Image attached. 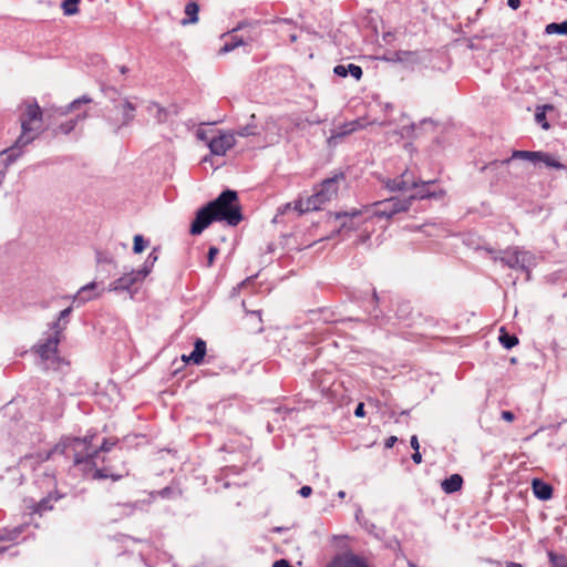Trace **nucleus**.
Segmentation results:
<instances>
[{"label": "nucleus", "instance_id": "nucleus-1", "mask_svg": "<svg viewBox=\"0 0 567 567\" xmlns=\"http://www.w3.org/2000/svg\"><path fill=\"white\" fill-rule=\"evenodd\" d=\"M94 435L85 437H65L56 445L54 452L61 451L66 457L72 456L74 465L83 473L84 476L92 480L118 481L123 477V473H113L107 467L97 468L96 458L100 452H109L115 442L104 439L99 449L92 446Z\"/></svg>", "mask_w": 567, "mask_h": 567}, {"label": "nucleus", "instance_id": "nucleus-2", "mask_svg": "<svg viewBox=\"0 0 567 567\" xmlns=\"http://www.w3.org/2000/svg\"><path fill=\"white\" fill-rule=\"evenodd\" d=\"M243 220L241 207L235 190L226 189L219 196L199 208L190 225L192 235H200L213 221H226L237 226Z\"/></svg>", "mask_w": 567, "mask_h": 567}, {"label": "nucleus", "instance_id": "nucleus-3", "mask_svg": "<svg viewBox=\"0 0 567 567\" xmlns=\"http://www.w3.org/2000/svg\"><path fill=\"white\" fill-rule=\"evenodd\" d=\"M524 162L539 168L543 166L556 169L565 168L560 162L548 153L542 151H514L511 157L503 161L491 162L488 165L482 167V171L503 168L507 169V172L515 177H523L527 169Z\"/></svg>", "mask_w": 567, "mask_h": 567}, {"label": "nucleus", "instance_id": "nucleus-4", "mask_svg": "<svg viewBox=\"0 0 567 567\" xmlns=\"http://www.w3.org/2000/svg\"><path fill=\"white\" fill-rule=\"evenodd\" d=\"M341 181H344L343 173H337L332 177L322 181L320 185L315 187L311 196L293 202L295 210L299 214H305L321 209L337 196Z\"/></svg>", "mask_w": 567, "mask_h": 567}, {"label": "nucleus", "instance_id": "nucleus-5", "mask_svg": "<svg viewBox=\"0 0 567 567\" xmlns=\"http://www.w3.org/2000/svg\"><path fill=\"white\" fill-rule=\"evenodd\" d=\"M19 109L21 111L19 115L21 134L12 151L30 144L38 137L42 128V111L35 100L24 101Z\"/></svg>", "mask_w": 567, "mask_h": 567}, {"label": "nucleus", "instance_id": "nucleus-6", "mask_svg": "<svg viewBox=\"0 0 567 567\" xmlns=\"http://www.w3.org/2000/svg\"><path fill=\"white\" fill-rule=\"evenodd\" d=\"M485 250L494 261H501L511 269H520L528 272L536 265V256L517 246L508 247L505 250H495L493 248H485Z\"/></svg>", "mask_w": 567, "mask_h": 567}, {"label": "nucleus", "instance_id": "nucleus-7", "mask_svg": "<svg viewBox=\"0 0 567 567\" xmlns=\"http://www.w3.org/2000/svg\"><path fill=\"white\" fill-rule=\"evenodd\" d=\"M136 107L126 99L115 100L112 107L107 110L106 121L117 132L121 127L128 125L135 117Z\"/></svg>", "mask_w": 567, "mask_h": 567}, {"label": "nucleus", "instance_id": "nucleus-8", "mask_svg": "<svg viewBox=\"0 0 567 567\" xmlns=\"http://www.w3.org/2000/svg\"><path fill=\"white\" fill-rule=\"evenodd\" d=\"M411 207V199L390 197L373 204V215L377 217L391 218L398 213L406 212Z\"/></svg>", "mask_w": 567, "mask_h": 567}, {"label": "nucleus", "instance_id": "nucleus-9", "mask_svg": "<svg viewBox=\"0 0 567 567\" xmlns=\"http://www.w3.org/2000/svg\"><path fill=\"white\" fill-rule=\"evenodd\" d=\"M236 143L235 134L230 131H218V135L208 141V148L213 155L224 156Z\"/></svg>", "mask_w": 567, "mask_h": 567}, {"label": "nucleus", "instance_id": "nucleus-10", "mask_svg": "<svg viewBox=\"0 0 567 567\" xmlns=\"http://www.w3.org/2000/svg\"><path fill=\"white\" fill-rule=\"evenodd\" d=\"M417 182L413 173L406 169L399 177L386 179L384 185L390 192H402L416 187Z\"/></svg>", "mask_w": 567, "mask_h": 567}, {"label": "nucleus", "instance_id": "nucleus-11", "mask_svg": "<svg viewBox=\"0 0 567 567\" xmlns=\"http://www.w3.org/2000/svg\"><path fill=\"white\" fill-rule=\"evenodd\" d=\"M327 567H369V565L362 557L347 551L334 556Z\"/></svg>", "mask_w": 567, "mask_h": 567}, {"label": "nucleus", "instance_id": "nucleus-12", "mask_svg": "<svg viewBox=\"0 0 567 567\" xmlns=\"http://www.w3.org/2000/svg\"><path fill=\"white\" fill-rule=\"evenodd\" d=\"M60 333L53 331L43 343L37 346V353L44 361L53 359L58 353V346L60 342Z\"/></svg>", "mask_w": 567, "mask_h": 567}, {"label": "nucleus", "instance_id": "nucleus-13", "mask_svg": "<svg viewBox=\"0 0 567 567\" xmlns=\"http://www.w3.org/2000/svg\"><path fill=\"white\" fill-rule=\"evenodd\" d=\"M144 279L137 270L125 272L122 277L117 278L111 284V290L115 291H130L131 287L135 284L142 282Z\"/></svg>", "mask_w": 567, "mask_h": 567}, {"label": "nucleus", "instance_id": "nucleus-14", "mask_svg": "<svg viewBox=\"0 0 567 567\" xmlns=\"http://www.w3.org/2000/svg\"><path fill=\"white\" fill-rule=\"evenodd\" d=\"M136 503H117L109 507V516L112 520H118L132 515L136 509Z\"/></svg>", "mask_w": 567, "mask_h": 567}, {"label": "nucleus", "instance_id": "nucleus-15", "mask_svg": "<svg viewBox=\"0 0 567 567\" xmlns=\"http://www.w3.org/2000/svg\"><path fill=\"white\" fill-rule=\"evenodd\" d=\"M362 127L359 121H351L349 123L343 124L339 128L331 132L330 137L328 138V144L330 146L337 144V140L343 136L349 135L352 132H355L358 128Z\"/></svg>", "mask_w": 567, "mask_h": 567}, {"label": "nucleus", "instance_id": "nucleus-16", "mask_svg": "<svg viewBox=\"0 0 567 567\" xmlns=\"http://www.w3.org/2000/svg\"><path fill=\"white\" fill-rule=\"evenodd\" d=\"M333 72L336 75L346 78L349 74L354 78L357 81H359L362 78V69L361 66L350 63L348 65L344 64H338L334 66Z\"/></svg>", "mask_w": 567, "mask_h": 567}, {"label": "nucleus", "instance_id": "nucleus-17", "mask_svg": "<svg viewBox=\"0 0 567 567\" xmlns=\"http://www.w3.org/2000/svg\"><path fill=\"white\" fill-rule=\"evenodd\" d=\"M534 495L540 501H547L553 496V487L542 480L535 478L532 483Z\"/></svg>", "mask_w": 567, "mask_h": 567}, {"label": "nucleus", "instance_id": "nucleus-18", "mask_svg": "<svg viewBox=\"0 0 567 567\" xmlns=\"http://www.w3.org/2000/svg\"><path fill=\"white\" fill-rule=\"evenodd\" d=\"M433 184V181L423 182L419 181L416 187H412L411 189L414 190L412 195L409 197H405V199H411V203L415 199H424L432 196H435L434 193L429 190V186Z\"/></svg>", "mask_w": 567, "mask_h": 567}, {"label": "nucleus", "instance_id": "nucleus-19", "mask_svg": "<svg viewBox=\"0 0 567 567\" xmlns=\"http://www.w3.org/2000/svg\"><path fill=\"white\" fill-rule=\"evenodd\" d=\"M206 354V342L197 338L194 342V350L188 354L187 360H192V362L196 365L203 363Z\"/></svg>", "mask_w": 567, "mask_h": 567}, {"label": "nucleus", "instance_id": "nucleus-20", "mask_svg": "<svg viewBox=\"0 0 567 567\" xmlns=\"http://www.w3.org/2000/svg\"><path fill=\"white\" fill-rule=\"evenodd\" d=\"M361 215H362L361 210L353 208L349 212L336 213V219L341 221V228L351 229L353 227L352 220L354 218L360 217Z\"/></svg>", "mask_w": 567, "mask_h": 567}, {"label": "nucleus", "instance_id": "nucleus-21", "mask_svg": "<svg viewBox=\"0 0 567 567\" xmlns=\"http://www.w3.org/2000/svg\"><path fill=\"white\" fill-rule=\"evenodd\" d=\"M462 485H463V478L460 474H452L451 476L445 478L441 484L442 489L446 494H452V493L460 491L462 488Z\"/></svg>", "mask_w": 567, "mask_h": 567}, {"label": "nucleus", "instance_id": "nucleus-22", "mask_svg": "<svg viewBox=\"0 0 567 567\" xmlns=\"http://www.w3.org/2000/svg\"><path fill=\"white\" fill-rule=\"evenodd\" d=\"M199 7L195 1H190L185 7V14L187 18L182 20V24L186 25L198 21Z\"/></svg>", "mask_w": 567, "mask_h": 567}, {"label": "nucleus", "instance_id": "nucleus-23", "mask_svg": "<svg viewBox=\"0 0 567 567\" xmlns=\"http://www.w3.org/2000/svg\"><path fill=\"white\" fill-rule=\"evenodd\" d=\"M72 312V307H68L59 313L58 320L52 322L51 329L56 333H62L66 327V319Z\"/></svg>", "mask_w": 567, "mask_h": 567}, {"label": "nucleus", "instance_id": "nucleus-24", "mask_svg": "<svg viewBox=\"0 0 567 567\" xmlns=\"http://www.w3.org/2000/svg\"><path fill=\"white\" fill-rule=\"evenodd\" d=\"M499 343L505 349H512L518 343V338L515 334H509L504 327L499 329Z\"/></svg>", "mask_w": 567, "mask_h": 567}, {"label": "nucleus", "instance_id": "nucleus-25", "mask_svg": "<svg viewBox=\"0 0 567 567\" xmlns=\"http://www.w3.org/2000/svg\"><path fill=\"white\" fill-rule=\"evenodd\" d=\"M95 288V284L91 282L84 287H82L78 293L73 297L74 301H79L81 303L86 302L93 298L91 291Z\"/></svg>", "mask_w": 567, "mask_h": 567}, {"label": "nucleus", "instance_id": "nucleus-26", "mask_svg": "<svg viewBox=\"0 0 567 567\" xmlns=\"http://www.w3.org/2000/svg\"><path fill=\"white\" fill-rule=\"evenodd\" d=\"M545 33L567 35V20L560 23L551 22L547 24L545 28Z\"/></svg>", "mask_w": 567, "mask_h": 567}, {"label": "nucleus", "instance_id": "nucleus-27", "mask_svg": "<svg viewBox=\"0 0 567 567\" xmlns=\"http://www.w3.org/2000/svg\"><path fill=\"white\" fill-rule=\"evenodd\" d=\"M148 112L154 114L158 122H165L167 118V111L157 103L148 105Z\"/></svg>", "mask_w": 567, "mask_h": 567}, {"label": "nucleus", "instance_id": "nucleus-28", "mask_svg": "<svg viewBox=\"0 0 567 567\" xmlns=\"http://www.w3.org/2000/svg\"><path fill=\"white\" fill-rule=\"evenodd\" d=\"M85 117H86V113H85V112H84V113H82V114H79V115H76V117H75V118L70 120V121H68L66 123L61 124V125L59 126V128H58V130H59L61 133H63V134H69L71 131H73V130H74V127H75V125H76L78 121H80V120H84Z\"/></svg>", "mask_w": 567, "mask_h": 567}, {"label": "nucleus", "instance_id": "nucleus-29", "mask_svg": "<svg viewBox=\"0 0 567 567\" xmlns=\"http://www.w3.org/2000/svg\"><path fill=\"white\" fill-rule=\"evenodd\" d=\"M233 133L235 134V137L236 136H240V137L254 136L257 134V125L249 123L245 126L239 127L238 130L234 131Z\"/></svg>", "mask_w": 567, "mask_h": 567}, {"label": "nucleus", "instance_id": "nucleus-30", "mask_svg": "<svg viewBox=\"0 0 567 567\" xmlns=\"http://www.w3.org/2000/svg\"><path fill=\"white\" fill-rule=\"evenodd\" d=\"M24 524L19 525L10 530H6L2 535H0V540H16L21 533L24 530Z\"/></svg>", "mask_w": 567, "mask_h": 567}, {"label": "nucleus", "instance_id": "nucleus-31", "mask_svg": "<svg viewBox=\"0 0 567 567\" xmlns=\"http://www.w3.org/2000/svg\"><path fill=\"white\" fill-rule=\"evenodd\" d=\"M80 0H64L62 3L63 13L65 16H73L79 11L78 4Z\"/></svg>", "mask_w": 567, "mask_h": 567}, {"label": "nucleus", "instance_id": "nucleus-32", "mask_svg": "<svg viewBox=\"0 0 567 567\" xmlns=\"http://www.w3.org/2000/svg\"><path fill=\"white\" fill-rule=\"evenodd\" d=\"M92 99L87 95H83L76 100H74L72 103L68 105V107L62 112V114H66L68 112L75 110L80 104H87L91 103Z\"/></svg>", "mask_w": 567, "mask_h": 567}, {"label": "nucleus", "instance_id": "nucleus-33", "mask_svg": "<svg viewBox=\"0 0 567 567\" xmlns=\"http://www.w3.org/2000/svg\"><path fill=\"white\" fill-rule=\"evenodd\" d=\"M549 560L554 567H567V557L563 555H555L554 553H549Z\"/></svg>", "mask_w": 567, "mask_h": 567}, {"label": "nucleus", "instance_id": "nucleus-34", "mask_svg": "<svg viewBox=\"0 0 567 567\" xmlns=\"http://www.w3.org/2000/svg\"><path fill=\"white\" fill-rule=\"evenodd\" d=\"M147 246V241L144 239L142 235L134 236V246L133 251L135 254H141Z\"/></svg>", "mask_w": 567, "mask_h": 567}, {"label": "nucleus", "instance_id": "nucleus-35", "mask_svg": "<svg viewBox=\"0 0 567 567\" xmlns=\"http://www.w3.org/2000/svg\"><path fill=\"white\" fill-rule=\"evenodd\" d=\"M244 44L243 40H238V41H235V42H226L219 50V53L221 54H225V53H228L233 50H235L237 47Z\"/></svg>", "mask_w": 567, "mask_h": 567}, {"label": "nucleus", "instance_id": "nucleus-36", "mask_svg": "<svg viewBox=\"0 0 567 567\" xmlns=\"http://www.w3.org/2000/svg\"><path fill=\"white\" fill-rule=\"evenodd\" d=\"M50 502H51V498H42V499L38 503V505H37L35 509H34V512H35V513L41 514L42 512H44V511H47V509H51V508H52V506L50 505Z\"/></svg>", "mask_w": 567, "mask_h": 567}, {"label": "nucleus", "instance_id": "nucleus-37", "mask_svg": "<svg viewBox=\"0 0 567 567\" xmlns=\"http://www.w3.org/2000/svg\"><path fill=\"white\" fill-rule=\"evenodd\" d=\"M153 266H151V262L146 259L142 268L137 269L138 274L142 276L143 279L152 271Z\"/></svg>", "mask_w": 567, "mask_h": 567}, {"label": "nucleus", "instance_id": "nucleus-38", "mask_svg": "<svg viewBox=\"0 0 567 567\" xmlns=\"http://www.w3.org/2000/svg\"><path fill=\"white\" fill-rule=\"evenodd\" d=\"M535 120L537 123L542 124L544 128L549 127L548 123L546 122V115L544 112H536Z\"/></svg>", "mask_w": 567, "mask_h": 567}, {"label": "nucleus", "instance_id": "nucleus-39", "mask_svg": "<svg viewBox=\"0 0 567 567\" xmlns=\"http://www.w3.org/2000/svg\"><path fill=\"white\" fill-rule=\"evenodd\" d=\"M196 137L199 140V141H203V142H206L208 144V141L210 140L208 137V133L207 131L203 130V128H198L196 131Z\"/></svg>", "mask_w": 567, "mask_h": 567}, {"label": "nucleus", "instance_id": "nucleus-40", "mask_svg": "<svg viewBox=\"0 0 567 567\" xmlns=\"http://www.w3.org/2000/svg\"><path fill=\"white\" fill-rule=\"evenodd\" d=\"M218 254V248L216 247H210L209 250H208V256H207V259H208V266H212L213 262H214V259L216 257V255Z\"/></svg>", "mask_w": 567, "mask_h": 567}, {"label": "nucleus", "instance_id": "nucleus-41", "mask_svg": "<svg viewBox=\"0 0 567 567\" xmlns=\"http://www.w3.org/2000/svg\"><path fill=\"white\" fill-rule=\"evenodd\" d=\"M312 493V488L308 485H305L302 486L299 491H298V494L302 497H309Z\"/></svg>", "mask_w": 567, "mask_h": 567}, {"label": "nucleus", "instance_id": "nucleus-42", "mask_svg": "<svg viewBox=\"0 0 567 567\" xmlns=\"http://www.w3.org/2000/svg\"><path fill=\"white\" fill-rule=\"evenodd\" d=\"M158 256H157V251H156V248H154L147 256V260L148 262H151V266H154V264L156 262Z\"/></svg>", "mask_w": 567, "mask_h": 567}, {"label": "nucleus", "instance_id": "nucleus-43", "mask_svg": "<svg viewBox=\"0 0 567 567\" xmlns=\"http://www.w3.org/2000/svg\"><path fill=\"white\" fill-rule=\"evenodd\" d=\"M365 414L364 412V404L363 403H359L354 410V415L357 417H363Z\"/></svg>", "mask_w": 567, "mask_h": 567}, {"label": "nucleus", "instance_id": "nucleus-44", "mask_svg": "<svg viewBox=\"0 0 567 567\" xmlns=\"http://www.w3.org/2000/svg\"><path fill=\"white\" fill-rule=\"evenodd\" d=\"M501 416L507 422H512L515 419L514 413L511 411H502Z\"/></svg>", "mask_w": 567, "mask_h": 567}, {"label": "nucleus", "instance_id": "nucleus-45", "mask_svg": "<svg viewBox=\"0 0 567 567\" xmlns=\"http://www.w3.org/2000/svg\"><path fill=\"white\" fill-rule=\"evenodd\" d=\"M174 493V489L172 487H164L159 491V495L162 497H169Z\"/></svg>", "mask_w": 567, "mask_h": 567}, {"label": "nucleus", "instance_id": "nucleus-46", "mask_svg": "<svg viewBox=\"0 0 567 567\" xmlns=\"http://www.w3.org/2000/svg\"><path fill=\"white\" fill-rule=\"evenodd\" d=\"M396 441H398L396 436H390L385 440L384 446L386 449H391L395 444Z\"/></svg>", "mask_w": 567, "mask_h": 567}, {"label": "nucleus", "instance_id": "nucleus-47", "mask_svg": "<svg viewBox=\"0 0 567 567\" xmlns=\"http://www.w3.org/2000/svg\"><path fill=\"white\" fill-rule=\"evenodd\" d=\"M410 444H411V447H412L414 451H417V450L420 449V444H419V440H417V436H416V435H413V436L411 437Z\"/></svg>", "mask_w": 567, "mask_h": 567}, {"label": "nucleus", "instance_id": "nucleus-48", "mask_svg": "<svg viewBox=\"0 0 567 567\" xmlns=\"http://www.w3.org/2000/svg\"><path fill=\"white\" fill-rule=\"evenodd\" d=\"M293 207V204L287 203L286 205L278 208V214H285L287 210L291 209Z\"/></svg>", "mask_w": 567, "mask_h": 567}, {"label": "nucleus", "instance_id": "nucleus-49", "mask_svg": "<svg viewBox=\"0 0 567 567\" xmlns=\"http://www.w3.org/2000/svg\"><path fill=\"white\" fill-rule=\"evenodd\" d=\"M507 4L509 8H512L513 10H516L519 8L520 6V0H507Z\"/></svg>", "mask_w": 567, "mask_h": 567}, {"label": "nucleus", "instance_id": "nucleus-50", "mask_svg": "<svg viewBox=\"0 0 567 567\" xmlns=\"http://www.w3.org/2000/svg\"><path fill=\"white\" fill-rule=\"evenodd\" d=\"M412 460L414 463L416 464H420L422 462V455L421 453L417 451H414V453L412 454Z\"/></svg>", "mask_w": 567, "mask_h": 567}, {"label": "nucleus", "instance_id": "nucleus-51", "mask_svg": "<svg viewBox=\"0 0 567 567\" xmlns=\"http://www.w3.org/2000/svg\"><path fill=\"white\" fill-rule=\"evenodd\" d=\"M403 54L406 55V54H409V52H396L394 60L402 61V56L401 55H403Z\"/></svg>", "mask_w": 567, "mask_h": 567}, {"label": "nucleus", "instance_id": "nucleus-52", "mask_svg": "<svg viewBox=\"0 0 567 567\" xmlns=\"http://www.w3.org/2000/svg\"><path fill=\"white\" fill-rule=\"evenodd\" d=\"M120 72H121V74H126L128 72L127 66H125V65L120 66Z\"/></svg>", "mask_w": 567, "mask_h": 567}, {"label": "nucleus", "instance_id": "nucleus-53", "mask_svg": "<svg viewBox=\"0 0 567 567\" xmlns=\"http://www.w3.org/2000/svg\"><path fill=\"white\" fill-rule=\"evenodd\" d=\"M506 567H522V565L511 561V563H507Z\"/></svg>", "mask_w": 567, "mask_h": 567}, {"label": "nucleus", "instance_id": "nucleus-54", "mask_svg": "<svg viewBox=\"0 0 567 567\" xmlns=\"http://www.w3.org/2000/svg\"><path fill=\"white\" fill-rule=\"evenodd\" d=\"M285 529H286L285 527H275V528L272 529V532H275V533H281V532H284Z\"/></svg>", "mask_w": 567, "mask_h": 567}, {"label": "nucleus", "instance_id": "nucleus-55", "mask_svg": "<svg viewBox=\"0 0 567 567\" xmlns=\"http://www.w3.org/2000/svg\"><path fill=\"white\" fill-rule=\"evenodd\" d=\"M338 497L339 498H344L346 497V492L344 491H339L338 492Z\"/></svg>", "mask_w": 567, "mask_h": 567}, {"label": "nucleus", "instance_id": "nucleus-56", "mask_svg": "<svg viewBox=\"0 0 567 567\" xmlns=\"http://www.w3.org/2000/svg\"><path fill=\"white\" fill-rule=\"evenodd\" d=\"M187 357H188V355L183 354V355H182V360H183V361H185V362H192V360H187Z\"/></svg>", "mask_w": 567, "mask_h": 567}, {"label": "nucleus", "instance_id": "nucleus-57", "mask_svg": "<svg viewBox=\"0 0 567 567\" xmlns=\"http://www.w3.org/2000/svg\"><path fill=\"white\" fill-rule=\"evenodd\" d=\"M10 548H4V547H0V554L6 551V550H9Z\"/></svg>", "mask_w": 567, "mask_h": 567}, {"label": "nucleus", "instance_id": "nucleus-58", "mask_svg": "<svg viewBox=\"0 0 567 567\" xmlns=\"http://www.w3.org/2000/svg\"><path fill=\"white\" fill-rule=\"evenodd\" d=\"M373 300H374V301H378V296H377V292H375V291L373 292Z\"/></svg>", "mask_w": 567, "mask_h": 567}, {"label": "nucleus", "instance_id": "nucleus-59", "mask_svg": "<svg viewBox=\"0 0 567 567\" xmlns=\"http://www.w3.org/2000/svg\"><path fill=\"white\" fill-rule=\"evenodd\" d=\"M297 40V37L296 35H291V41H296Z\"/></svg>", "mask_w": 567, "mask_h": 567}]
</instances>
